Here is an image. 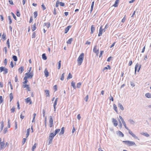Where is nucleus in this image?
<instances>
[{
	"label": "nucleus",
	"mask_w": 151,
	"mask_h": 151,
	"mask_svg": "<svg viewBox=\"0 0 151 151\" xmlns=\"http://www.w3.org/2000/svg\"><path fill=\"white\" fill-rule=\"evenodd\" d=\"M84 54L83 53H81L77 59L78 64L79 65H80L83 62L84 59Z\"/></svg>",
	"instance_id": "1"
},
{
	"label": "nucleus",
	"mask_w": 151,
	"mask_h": 151,
	"mask_svg": "<svg viewBox=\"0 0 151 151\" xmlns=\"http://www.w3.org/2000/svg\"><path fill=\"white\" fill-rule=\"evenodd\" d=\"M122 124H123L125 128L128 131L129 133L130 134V135H131L132 137H133L134 138L137 139V136H136V135L133 133L132 132V131L129 129L127 127L125 122L124 121V122H123Z\"/></svg>",
	"instance_id": "2"
},
{
	"label": "nucleus",
	"mask_w": 151,
	"mask_h": 151,
	"mask_svg": "<svg viewBox=\"0 0 151 151\" xmlns=\"http://www.w3.org/2000/svg\"><path fill=\"white\" fill-rule=\"evenodd\" d=\"M122 142L128 146H131L134 145L135 146H136V144L134 142L127 140L123 141Z\"/></svg>",
	"instance_id": "3"
},
{
	"label": "nucleus",
	"mask_w": 151,
	"mask_h": 151,
	"mask_svg": "<svg viewBox=\"0 0 151 151\" xmlns=\"http://www.w3.org/2000/svg\"><path fill=\"white\" fill-rule=\"evenodd\" d=\"M3 71L4 74H6L8 72V70L7 68L4 67H0V72Z\"/></svg>",
	"instance_id": "4"
},
{
	"label": "nucleus",
	"mask_w": 151,
	"mask_h": 151,
	"mask_svg": "<svg viewBox=\"0 0 151 151\" xmlns=\"http://www.w3.org/2000/svg\"><path fill=\"white\" fill-rule=\"evenodd\" d=\"M33 76V72H27L25 74V76L24 77H26L27 78H31Z\"/></svg>",
	"instance_id": "5"
},
{
	"label": "nucleus",
	"mask_w": 151,
	"mask_h": 151,
	"mask_svg": "<svg viewBox=\"0 0 151 151\" xmlns=\"http://www.w3.org/2000/svg\"><path fill=\"white\" fill-rule=\"evenodd\" d=\"M93 52L95 53L96 54V55L97 56H98L99 53V49H97V46L95 45L93 48Z\"/></svg>",
	"instance_id": "6"
},
{
	"label": "nucleus",
	"mask_w": 151,
	"mask_h": 151,
	"mask_svg": "<svg viewBox=\"0 0 151 151\" xmlns=\"http://www.w3.org/2000/svg\"><path fill=\"white\" fill-rule=\"evenodd\" d=\"M141 67V65H139V64L138 63H137L135 67V73H136V71H137V72H139L140 69V68Z\"/></svg>",
	"instance_id": "7"
},
{
	"label": "nucleus",
	"mask_w": 151,
	"mask_h": 151,
	"mask_svg": "<svg viewBox=\"0 0 151 151\" xmlns=\"http://www.w3.org/2000/svg\"><path fill=\"white\" fill-rule=\"evenodd\" d=\"M49 125L50 127H51L53 126V120L52 116L50 117L49 120Z\"/></svg>",
	"instance_id": "8"
},
{
	"label": "nucleus",
	"mask_w": 151,
	"mask_h": 151,
	"mask_svg": "<svg viewBox=\"0 0 151 151\" xmlns=\"http://www.w3.org/2000/svg\"><path fill=\"white\" fill-rule=\"evenodd\" d=\"M1 139L0 138V149L2 150L5 147V144L4 142H1Z\"/></svg>",
	"instance_id": "9"
},
{
	"label": "nucleus",
	"mask_w": 151,
	"mask_h": 151,
	"mask_svg": "<svg viewBox=\"0 0 151 151\" xmlns=\"http://www.w3.org/2000/svg\"><path fill=\"white\" fill-rule=\"evenodd\" d=\"M25 101L27 104L29 103V104H31L32 103L31 99L30 97H28L25 99Z\"/></svg>",
	"instance_id": "10"
},
{
	"label": "nucleus",
	"mask_w": 151,
	"mask_h": 151,
	"mask_svg": "<svg viewBox=\"0 0 151 151\" xmlns=\"http://www.w3.org/2000/svg\"><path fill=\"white\" fill-rule=\"evenodd\" d=\"M112 122L114 126L116 127L118 125V122L117 120L114 118H112Z\"/></svg>",
	"instance_id": "11"
},
{
	"label": "nucleus",
	"mask_w": 151,
	"mask_h": 151,
	"mask_svg": "<svg viewBox=\"0 0 151 151\" xmlns=\"http://www.w3.org/2000/svg\"><path fill=\"white\" fill-rule=\"evenodd\" d=\"M22 86L24 88H26L27 90L28 91H31V89L29 85L28 84H23Z\"/></svg>",
	"instance_id": "12"
},
{
	"label": "nucleus",
	"mask_w": 151,
	"mask_h": 151,
	"mask_svg": "<svg viewBox=\"0 0 151 151\" xmlns=\"http://www.w3.org/2000/svg\"><path fill=\"white\" fill-rule=\"evenodd\" d=\"M103 29L102 28V26H101L100 27V29H99V32L98 34V36H101L103 32Z\"/></svg>",
	"instance_id": "13"
},
{
	"label": "nucleus",
	"mask_w": 151,
	"mask_h": 151,
	"mask_svg": "<svg viewBox=\"0 0 151 151\" xmlns=\"http://www.w3.org/2000/svg\"><path fill=\"white\" fill-rule=\"evenodd\" d=\"M44 92L45 93L46 97H49L50 96V91L48 90H45Z\"/></svg>",
	"instance_id": "14"
},
{
	"label": "nucleus",
	"mask_w": 151,
	"mask_h": 151,
	"mask_svg": "<svg viewBox=\"0 0 151 151\" xmlns=\"http://www.w3.org/2000/svg\"><path fill=\"white\" fill-rule=\"evenodd\" d=\"M116 133L119 136L121 137H123L124 136V134L120 131H118L116 132Z\"/></svg>",
	"instance_id": "15"
},
{
	"label": "nucleus",
	"mask_w": 151,
	"mask_h": 151,
	"mask_svg": "<svg viewBox=\"0 0 151 151\" xmlns=\"http://www.w3.org/2000/svg\"><path fill=\"white\" fill-rule=\"evenodd\" d=\"M44 73L45 75V76L46 77H47L49 75V73L47 68H46L45 69L44 71Z\"/></svg>",
	"instance_id": "16"
},
{
	"label": "nucleus",
	"mask_w": 151,
	"mask_h": 151,
	"mask_svg": "<svg viewBox=\"0 0 151 151\" xmlns=\"http://www.w3.org/2000/svg\"><path fill=\"white\" fill-rule=\"evenodd\" d=\"M24 70V68L23 66H21L18 69L19 72L21 74Z\"/></svg>",
	"instance_id": "17"
},
{
	"label": "nucleus",
	"mask_w": 151,
	"mask_h": 151,
	"mask_svg": "<svg viewBox=\"0 0 151 151\" xmlns=\"http://www.w3.org/2000/svg\"><path fill=\"white\" fill-rule=\"evenodd\" d=\"M58 101V98H57L55 99L53 104V107L55 111L56 110V106L57 105V102Z\"/></svg>",
	"instance_id": "18"
},
{
	"label": "nucleus",
	"mask_w": 151,
	"mask_h": 151,
	"mask_svg": "<svg viewBox=\"0 0 151 151\" xmlns=\"http://www.w3.org/2000/svg\"><path fill=\"white\" fill-rule=\"evenodd\" d=\"M71 26L69 25L67 27H66L65 30V33L66 34L68 32V31L71 28Z\"/></svg>",
	"instance_id": "19"
},
{
	"label": "nucleus",
	"mask_w": 151,
	"mask_h": 151,
	"mask_svg": "<svg viewBox=\"0 0 151 151\" xmlns=\"http://www.w3.org/2000/svg\"><path fill=\"white\" fill-rule=\"evenodd\" d=\"M25 111L22 112L20 115V117L22 119H23L24 117Z\"/></svg>",
	"instance_id": "20"
},
{
	"label": "nucleus",
	"mask_w": 151,
	"mask_h": 151,
	"mask_svg": "<svg viewBox=\"0 0 151 151\" xmlns=\"http://www.w3.org/2000/svg\"><path fill=\"white\" fill-rule=\"evenodd\" d=\"M44 26H46L47 28H48L50 26V22L45 23Z\"/></svg>",
	"instance_id": "21"
},
{
	"label": "nucleus",
	"mask_w": 151,
	"mask_h": 151,
	"mask_svg": "<svg viewBox=\"0 0 151 151\" xmlns=\"http://www.w3.org/2000/svg\"><path fill=\"white\" fill-rule=\"evenodd\" d=\"M28 78L26 77H24V81L22 83L23 84H26L28 82V81L27 80Z\"/></svg>",
	"instance_id": "22"
},
{
	"label": "nucleus",
	"mask_w": 151,
	"mask_h": 151,
	"mask_svg": "<svg viewBox=\"0 0 151 151\" xmlns=\"http://www.w3.org/2000/svg\"><path fill=\"white\" fill-rule=\"evenodd\" d=\"M30 131V128H28L27 129V133L26 134V138H27L28 137L29 134V132Z\"/></svg>",
	"instance_id": "23"
},
{
	"label": "nucleus",
	"mask_w": 151,
	"mask_h": 151,
	"mask_svg": "<svg viewBox=\"0 0 151 151\" xmlns=\"http://www.w3.org/2000/svg\"><path fill=\"white\" fill-rule=\"evenodd\" d=\"M56 135L52 133H50V136L49 137V138H51L52 139H53V138L54 137L55 135Z\"/></svg>",
	"instance_id": "24"
},
{
	"label": "nucleus",
	"mask_w": 151,
	"mask_h": 151,
	"mask_svg": "<svg viewBox=\"0 0 151 151\" xmlns=\"http://www.w3.org/2000/svg\"><path fill=\"white\" fill-rule=\"evenodd\" d=\"M91 33L93 34L95 30V28L94 25H93L91 26Z\"/></svg>",
	"instance_id": "25"
},
{
	"label": "nucleus",
	"mask_w": 151,
	"mask_h": 151,
	"mask_svg": "<svg viewBox=\"0 0 151 151\" xmlns=\"http://www.w3.org/2000/svg\"><path fill=\"white\" fill-rule=\"evenodd\" d=\"M113 109L115 111L118 113V109L116 105L115 104H114L113 105Z\"/></svg>",
	"instance_id": "26"
},
{
	"label": "nucleus",
	"mask_w": 151,
	"mask_h": 151,
	"mask_svg": "<svg viewBox=\"0 0 151 151\" xmlns=\"http://www.w3.org/2000/svg\"><path fill=\"white\" fill-rule=\"evenodd\" d=\"M145 96L148 98H151V94L148 93L145 94Z\"/></svg>",
	"instance_id": "27"
},
{
	"label": "nucleus",
	"mask_w": 151,
	"mask_h": 151,
	"mask_svg": "<svg viewBox=\"0 0 151 151\" xmlns=\"http://www.w3.org/2000/svg\"><path fill=\"white\" fill-rule=\"evenodd\" d=\"M119 3V1L116 0L115 2V3L113 5V6L115 7H117Z\"/></svg>",
	"instance_id": "28"
},
{
	"label": "nucleus",
	"mask_w": 151,
	"mask_h": 151,
	"mask_svg": "<svg viewBox=\"0 0 151 151\" xmlns=\"http://www.w3.org/2000/svg\"><path fill=\"white\" fill-rule=\"evenodd\" d=\"M36 23H35L32 27V31H34L36 29Z\"/></svg>",
	"instance_id": "29"
},
{
	"label": "nucleus",
	"mask_w": 151,
	"mask_h": 151,
	"mask_svg": "<svg viewBox=\"0 0 151 151\" xmlns=\"http://www.w3.org/2000/svg\"><path fill=\"white\" fill-rule=\"evenodd\" d=\"M65 129L64 127H63L61 128V131L60 133V134H63L64 133Z\"/></svg>",
	"instance_id": "30"
},
{
	"label": "nucleus",
	"mask_w": 151,
	"mask_h": 151,
	"mask_svg": "<svg viewBox=\"0 0 151 151\" xmlns=\"http://www.w3.org/2000/svg\"><path fill=\"white\" fill-rule=\"evenodd\" d=\"M118 106L123 111L124 110V108L123 106L120 103H119L118 104Z\"/></svg>",
	"instance_id": "31"
},
{
	"label": "nucleus",
	"mask_w": 151,
	"mask_h": 151,
	"mask_svg": "<svg viewBox=\"0 0 151 151\" xmlns=\"http://www.w3.org/2000/svg\"><path fill=\"white\" fill-rule=\"evenodd\" d=\"M141 134L142 135H144L146 137H148L150 135L149 134L146 132H142L141 133Z\"/></svg>",
	"instance_id": "32"
},
{
	"label": "nucleus",
	"mask_w": 151,
	"mask_h": 151,
	"mask_svg": "<svg viewBox=\"0 0 151 151\" xmlns=\"http://www.w3.org/2000/svg\"><path fill=\"white\" fill-rule=\"evenodd\" d=\"M73 38H70L68 40L67 42V43L68 44H70L71 43L72 41H73Z\"/></svg>",
	"instance_id": "33"
},
{
	"label": "nucleus",
	"mask_w": 151,
	"mask_h": 151,
	"mask_svg": "<svg viewBox=\"0 0 151 151\" xmlns=\"http://www.w3.org/2000/svg\"><path fill=\"white\" fill-rule=\"evenodd\" d=\"M10 97V101L11 102L12 99H13V96L12 93H10L9 94Z\"/></svg>",
	"instance_id": "34"
},
{
	"label": "nucleus",
	"mask_w": 151,
	"mask_h": 151,
	"mask_svg": "<svg viewBox=\"0 0 151 151\" xmlns=\"http://www.w3.org/2000/svg\"><path fill=\"white\" fill-rule=\"evenodd\" d=\"M1 38L3 40V41H4V40H6V35L4 33L2 35V36Z\"/></svg>",
	"instance_id": "35"
},
{
	"label": "nucleus",
	"mask_w": 151,
	"mask_h": 151,
	"mask_svg": "<svg viewBox=\"0 0 151 151\" xmlns=\"http://www.w3.org/2000/svg\"><path fill=\"white\" fill-rule=\"evenodd\" d=\"M4 127V123L2 121L1 122V124L0 129H1V131H2Z\"/></svg>",
	"instance_id": "36"
},
{
	"label": "nucleus",
	"mask_w": 151,
	"mask_h": 151,
	"mask_svg": "<svg viewBox=\"0 0 151 151\" xmlns=\"http://www.w3.org/2000/svg\"><path fill=\"white\" fill-rule=\"evenodd\" d=\"M15 110V106H13L10 109L11 112L12 113H14Z\"/></svg>",
	"instance_id": "37"
},
{
	"label": "nucleus",
	"mask_w": 151,
	"mask_h": 151,
	"mask_svg": "<svg viewBox=\"0 0 151 151\" xmlns=\"http://www.w3.org/2000/svg\"><path fill=\"white\" fill-rule=\"evenodd\" d=\"M37 145V144L36 143H35L33 145V146L32 147V151H34L35 150V149L36 148V146Z\"/></svg>",
	"instance_id": "38"
},
{
	"label": "nucleus",
	"mask_w": 151,
	"mask_h": 151,
	"mask_svg": "<svg viewBox=\"0 0 151 151\" xmlns=\"http://www.w3.org/2000/svg\"><path fill=\"white\" fill-rule=\"evenodd\" d=\"M42 58L43 60H45L47 59V57L46 56L45 54L44 53L42 55Z\"/></svg>",
	"instance_id": "39"
},
{
	"label": "nucleus",
	"mask_w": 151,
	"mask_h": 151,
	"mask_svg": "<svg viewBox=\"0 0 151 151\" xmlns=\"http://www.w3.org/2000/svg\"><path fill=\"white\" fill-rule=\"evenodd\" d=\"M94 1H93L91 5V10H90L91 12H92V10H93V8L94 4Z\"/></svg>",
	"instance_id": "40"
},
{
	"label": "nucleus",
	"mask_w": 151,
	"mask_h": 151,
	"mask_svg": "<svg viewBox=\"0 0 151 151\" xmlns=\"http://www.w3.org/2000/svg\"><path fill=\"white\" fill-rule=\"evenodd\" d=\"M12 58L15 61H16L17 60V57L15 55H13L12 57Z\"/></svg>",
	"instance_id": "41"
},
{
	"label": "nucleus",
	"mask_w": 151,
	"mask_h": 151,
	"mask_svg": "<svg viewBox=\"0 0 151 151\" xmlns=\"http://www.w3.org/2000/svg\"><path fill=\"white\" fill-rule=\"evenodd\" d=\"M71 86L73 87L74 88L76 89L75 83L74 82H73L72 81L71 83Z\"/></svg>",
	"instance_id": "42"
},
{
	"label": "nucleus",
	"mask_w": 151,
	"mask_h": 151,
	"mask_svg": "<svg viewBox=\"0 0 151 151\" xmlns=\"http://www.w3.org/2000/svg\"><path fill=\"white\" fill-rule=\"evenodd\" d=\"M8 18L9 20V24H11L12 22V20L11 18V17L10 16H8Z\"/></svg>",
	"instance_id": "43"
},
{
	"label": "nucleus",
	"mask_w": 151,
	"mask_h": 151,
	"mask_svg": "<svg viewBox=\"0 0 151 151\" xmlns=\"http://www.w3.org/2000/svg\"><path fill=\"white\" fill-rule=\"evenodd\" d=\"M64 79V73H63L61 76V77L60 78V80L61 81H63Z\"/></svg>",
	"instance_id": "44"
},
{
	"label": "nucleus",
	"mask_w": 151,
	"mask_h": 151,
	"mask_svg": "<svg viewBox=\"0 0 151 151\" xmlns=\"http://www.w3.org/2000/svg\"><path fill=\"white\" fill-rule=\"evenodd\" d=\"M3 99L2 96H0V104L3 102Z\"/></svg>",
	"instance_id": "45"
},
{
	"label": "nucleus",
	"mask_w": 151,
	"mask_h": 151,
	"mask_svg": "<svg viewBox=\"0 0 151 151\" xmlns=\"http://www.w3.org/2000/svg\"><path fill=\"white\" fill-rule=\"evenodd\" d=\"M61 61L60 60L58 62V69H60V68L61 65Z\"/></svg>",
	"instance_id": "46"
},
{
	"label": "nucleus",
	"mask_w": 151,
	"mask_h": 151,
	"mask_svg": "<svg viewBox=\"0 0 151 151\" xmlns=\"http://www.w3.org/2000/svg\"><path fill=\"white\" fill-rule=\"evenodd\" d=\"M60 131V129H57L55 131V134L56 135Z\"/></svg>",
	"instance_id": "47"
},
{
	"label": "nucleus",
	"mask_w": 151,
	"mask_h": 151,
	"mask_svg": "<svg viewBox=\"0 0 151 151\" xmlns=\"http://www.w3.org/2000/svg\"><path fill=\"white\" fill-rule=\"evenodd\" d=\"M81 86V83L80 82L78 83L77 84V87L78 88H80Z\"/></svg>",
	"instance_id": "48"
},
{
	"label": "nucleus",
	"mask_w": 151,
	"mask_h": 151,
	"mask_svg": "<svg viewBox=\"0 0 151 151\" xmlns=\"http://www.w3.org/2000/svg\"><path fill=\"white\" fill-rule=\"evenodd\" d=\"M72 78V76L70 73H69L68 74V76L67 77V79H69L71 78Z\"/></svg>",
	"instance_id": "49"
},
{
	"label": "nucleus",
	"mask_w": 151,
	"mask_h": 151,
	"mask_svg": "<svg viewBox=\"0 0 151 151\" xmlns=\"http://www.w3.org/2000/svg\"><path fill=\"white\" fill-rule=\"evenodd\" d=\"M34 15L35 18H36L37 16V12L36 11L34 12Z\"/></svg>",
	"instance_id": "50"
},
{
	"label": "nucleus",
	"mask_w": 151,
	"mask_h": 151,
	"mask_svg": "<svg viewBox=\"0 0 151 151\" xmlns=\"http://www.w3.org/2000/svg\"><path fill=\"white\" fill-rule=\"evenodd\" d=\"M126 19V16L125 15L123 19L122 20V23H124Z\"/></svg>",
	"instance_id": "51"
},
{
	"label": "nucleus",
	"mask_w": 151,
	"mask_h": 151,
	"mask_svg": "<svg viewBox=\"0 0 151 151\" xmlns=\"http://www.w3.org/2000/svg\"><path fill=\"white\" fill-rule=\"evenodd\" d=\"M26 140L27 139L26 138H24L23 139L22 143L23 145L25 143L26 141Z\"/></svg>",
	"instance_id": "52"
},
{
	"label": "nucleus",
	"mask_w": 151,
	"mask_h": 151,
	"mask_svg": "<svg viewBox=\"0 0 151 151\" xmlns=\"http://www.w3.org/2000/svg\"><path fill=\"white\" fill-rule=\"evenodd\" d=\"M36 37V33L35 32H34L32 35V38H34L35 37Z\"/></svg>",
	"instance_id": "53"
},
{
	"label": "nucleus",
	"mask_w": 151,
	"mask_h": 151,
	"mask_svg": "<svg viewBox=\"0 0 151 151\" xmlns=\"http://www.w3.org/2000/svg\"><path fill=\"white\" fill-rule=\"evenodd\" d=\"M36 115V114L35 113H34L33 114V120L32 121V122H35V117Z\"/></svg>",
	"instance_id": "54"
},
{
	"label": "nucleus",
	"mask_w": 151,
	"mask_h": 151,
	"mask_svg": "<svg viewBox=\"0 0 151 151\" xmlns=\"http://www.w3.org/2000/svg\"><path fill=\"white\" fill-rule=\"evenodd\" d=\"M89 96L88 95H87L86 96L85 98V100L86 102H87Z\"/></svg>",
	"instance_id": "55"
},
{
	"label": "nucleus",
	"mask_w": 151,
	"mask_h": 151,
	"mask_svg": "<svg viewBox=\"0 0 151 151\" xmlns=\"http://www.w3.org/2000/svg\"><path fill=\"white\" fill-rule=\"evenodd\" d=\"M7 129H7V127L5 128L4 129V131H3L4 133V134H5L6 133V132L8 131Z\"/></svg>",
	"instance_id": "56"
},
{
	"label": "nucleus",
	"mask_w": 151,
	"mask_h": 151,
	"mask_svg": "<svg viewBox=\"0 0 151 151\" xmlns=\"http://www.w3.org/2000/svg\"><path fill=\"white\" fill-rule=\"evenodd\" d=\"M104 53V51L103 50H101L100 51V54L99 55V58H100L102 55V54Z\"/></svg>",
	"instance_id": "57"
},
{
	"label": "nucleus",
	"mask_w": 151,
	"mask_h": 151,
	"mask_svg": "<svg viewBox=\"0 0 151 151\" xmlns=\"http://www.w3.org/2000/svg\"><path fill=\"white\" fill-rule=\"evenodd\" d=\"M15 81L17 82L18 81L17 76L16 75L15 77Z\"/></svg>",
	"instance_id": "58"
},
{
	"label": "nucleus",
	"mask_w": 151,
	"mask_h": 151,
	"mask_svg": "<svg viewBox=\"0 0 151 151\" xmlns=\"http://www.w3.org/2000/svg\"><path fill=\"white\" fill-rule=\"evenodd\" d=\"M53 88L55 90V91H57V86L56 85H55L54 86H53Z\"/></svg>",
	"instance_id": "59"
},
{
	"label": "nucleus",
	"mask_w": 151,
	"mask_h": 151,
	"mask_svg": "<svg viewBox=\"0 0 151 151\" xmlns=\"http://www.w3.org/2000/svg\"><path fill=\"white\" fill-rule=\"evenodd\" d=\"M59 4L60 5V6H65V4L63 2H59Z\"/></svg>",
	"instance_id": "60"
},
{
	"label": "nucleus",
	"mask_w": 151,
	"mask_h": 151,
	"mask_svg": "<svg viewBox=\"0 0 151 151\" xmlns=\"http://www.w3.org/2000/svg\"><path fill=\"white\" fill-rule=\"evenodd\" d=\"M42 7V8L43 10H45L46 9V8L45 7V6L43 4H42L41 5Z\"/></svg>",
	"instance_id": "61"
},
{
	"label": "nucleus",
	"mask_w": 151,
	"mask_h": 151,
	"mask_svg": "<svg viewBox=\"0 0 151 151\" xmlns=\"http://www.w3.org/2000/svg\"><path fill=\"white\" fill-rule=\"evenodd\" d=\"M8 46V47L9 48L10 47V45H9V39H8L7 42H6Z\"/></svg>",
	"instance_id": "62"
},
{
	"label": "nucleus",
	"mask_w": 151,
	"mask_h": 151,
	"mask_svg": "<svg viewBox=\"0 0 151 151\" xmlns=\"http://www.w3.org/2000/svg\"><path fill=\"white\" fill-rule=\"evenodd\" d=\"M59 2L58 1L56 3L55 6L56 7H58L59 6Z\"/></svg>",
	"instance_id": "63"
},
{
	"label": "nucleus",
	"mask_w": 151,
	"mask_h": 151,
	"mask_svg": "<svg viewBox=\"0 0 151 151\" xmlns=\"http://www.w3.org/2000/svg\"><path fill=\"white\" fill-rule=\"evenodd\" d=\"M4 50L5 51V53L6 54L7 52V47H4Z\"/></svg>",
	"instance_id": "64"
}]
</instances>
